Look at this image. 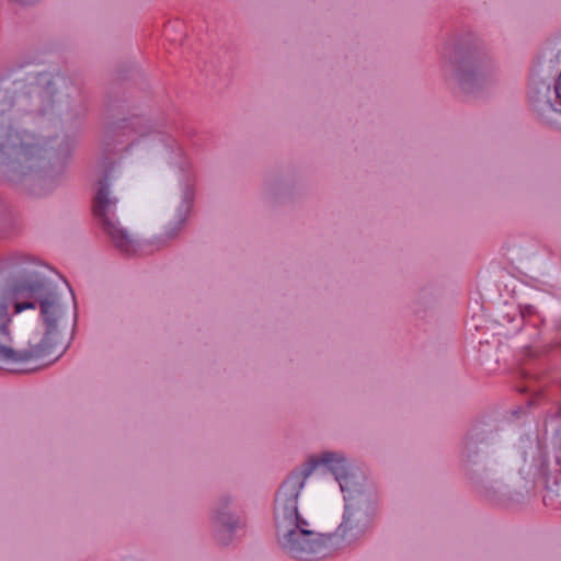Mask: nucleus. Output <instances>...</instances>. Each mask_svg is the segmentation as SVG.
<instances>
[{"mask_svg":"<svg viewBox=\"0 0 561 561\" xmlns=\"http://www.w3.org/2000/svg\"><path fill=\"white\" fill-rule=\"evenodd\" d=\"M175 141L174 140H169L168 144H165L167 147L169 148H173L175 146Z\"/></svg>","mask_w":561,"mask_h":561,"instance_id":"nucleus-11","label":"nucleus"},{"mask_svg":"<svg viewBox=\"0 0 561 561\" xmlns=\"http://www.w3.org/2000/svg\"><path fill=\"white\" fill-rule=\"evenodd\" d=\"M20 147H22L24 150H27V147L24 148V144H20Z\"/></svg>","mask_w":561,"mask_h":561,"instance_id":"nucleus-12","label":"nucleus"},{"mask_svg":"<svg viewBox=\"0 0 561 561\" xmlns=\"http://www.w3.org/2000/svg\"><path fill=\"white\" fill-rule=\"evenodd\" d=\"M274 515L283 549L296 559L314 560L331 553L336 536L352 542L374 513L346 459L327 451L285 478Z\"/></svg>","mask_w":561,"mask_h":561,"instance_id":"nucleus-1","label":"nucleus"},{"mask_svg":"<svg viewBox=\"0 0 561 561\" xmlns=\"http://www.w3.org/2000/svg\"><path fill=\"white\" fill-rule=\"evenodd\" d=\"M553 463L549 460L545 446L537 438H522L504 466L508 471L516 470L524 479L548 481L554 473H561V431L553 437ZM561 480V478H560Z\"/></svg>","mask_w":561,"mask_h":561,"instance_id":"nucleus-4","label":"nucleus"},{"mask_svg":"<svg viewBox=\"0 0 561 561\" xmlns=\"http://www.w3.org/2000/svg\"><path fill=\"white\" fill-rule=\"evenodd\" d=\"M128 192V178L125 172V157L111 161L98 181L93 197V215L112 243L122 252H137V240L122 227L117 217V205Z\"/></svg>","mask_w":561,"mask_h":561,"instance_id":"nucleus-3","label":"nucleus"},{"mask_svg":"<svg viewBox=\"0 0 561 561\" xmlns=\"http://www.w3.org/2000/svg\"><path fill=\"white\" fill-rule=\"evenodd\" d=\"M194 197V188L191 180L182 188L181 195L175 196L171 201V206L175 210L174 221L180 226L190 213L192 201Z\"/></svg>","mask_w":561,"mask_h":561,"instance_id":"nucleus-7","label":"nucleus"},{"mask_svg":"<svg viewBox=\"0 0 561 561\" xmlns=\"http://www.w3.org/2000/svg\"><path fill=\"white\" fill-rule=\"evenodd\" d=\"M553 93L556 95V99L558 100L560 106H561V76L557 81L554 82V90ZM561 110V107L559 108Z\"/></svg>","mask_w":561,"mask_h":561,"instance_id":"nucleus-10","label":"nucleus"},{"mask_svg":"<svg viewBox=\"0 0 561 561\" xmlns=\"http://www.w3.org/2000/svg\"><path fill=\"white\" fill-rule=\"evenodd\" d=\"M535 75L538 83L530 95L534 107L545 123L561 128V110L550 98V82L561 76V50L545 54L536 64Z\"/></svg>","mask_w":561,"mask_h":561,"instance_id":"nucleus-5","label":"nucleus"},{"mask_svg":"<svg viewBox=\"0 0 561 561\" xmlns=\"http://www.w3.org/2000/svg\"><path fill=\"white\" fill-rule=\"evenodd\" d=\"M67 309L51 282L26 272L0 296V369L32 373L67 351Z\"/></svg>","mask_w":561,"mask_h":561,"instance_id":"nucleus-2","label":"nucleus"},{"mask_svg":"<svg viewBox=\"0 0 561 561\" xmlns=\"http://www.w3.org/2000/svg\"><path fill=\"white\" fill-rule=\"evenodd\" d=\"M164 142V139L160 136H154L153 138L142 139L137 142H133L128 147L125 148V152L134 149L147 150L151 147H157L158 144Z\"/></svg>","mask_w":561,"mask_h":561,"instance_id":"nucleus-9","label":"nucleus"},{"mask_svg":"<svg viewBox=\"0 0 561 561\" xmlns=\"http://www.w3.org/2000/svg\"><path fill=\"white\" fill-rule=\"evenodd\" d=\"M488 69L484 65L473 60H465L457 69V79L465 91L470 92L480 87L486 79Z\"/></svg>","mask_w":561,"mask_h":561,"instance_id":"nucleus-6","label":"nucleus"},{"mask_svg":"<svg viewBox=\"0 0 561 561\" xmlns=\"http://www.w3.org/2000/svg\"><path fill=\"white\" fill-rule=\"evenodd\" d=\"M220 524L219 538L226 541L230 535L244 528L245 523L241 517H236L226 513H220L218 516Z\"/></svg>","mask_w":561,"mask_h":561,"instance_id":"nucleus-8","label":"nucleus"}]
</instances>
